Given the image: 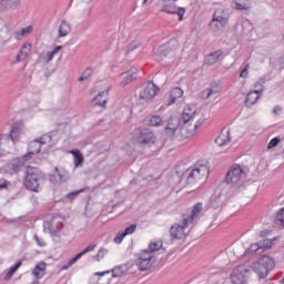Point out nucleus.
Segmentation results:
<instances>
[{
	"label": "nucleus",
	"mask_w": 284,
	"mask_h": 284,
	"mask_svg": "<svg viewBox=\"0 0 284 284\" xmlns=\"http://www.w3.org/2000/svg\"><path fill=\"white\" fill-rule=\"evenodd\" d=\"M27 161H29V160H26L24 155L22 158H16V159H12L7 164V168H8V170H10L14 174H17L18 172H21V166L26 165Z\"/></svg>",
	"instance_id": "2eb2a0df"
},
{
	"label": "nucleus",
	"mask_w": 284,
	"mask_h": 284,
	"mask_svg": "<svg viewBox=\"0 0 284 284\" xmlns=\"http://www.w3.org/2000/svg\"><path fill=\"white\" fill-rule=\"evenodd\" d=\"M69 32H72V27L70 26V23H68V21L62 20L58 29L59 39H63V37H68Z\"/></svg>",
	"instance_id": "bb28decb"
},
{
	"label": "nucleus",
	"mask_w": 284,
	"mask_h": 284,
	"mask_svg": "<svg viewBox=\"0 0 284 284\" xmlns=\"http://www.w3.org/2000/svg\"><path fill=\"white\" fill-rule=\"evenodd\" d=\"M30 50H32V44L24 43L22 48L18 51V54L16 55V61L18 63H21V61H26V59H28V54H30Z\"/></svg>",
	"instance_id": "4be33fe9"
},
{
	"label": "nucleus",
	"mask_w": 284,
	"mask_h": 284,
	"mask_svg": "<svg viewBox=\"0 0 284 284\" xmlns=\"http://www.w3.org/2000/svg\"><path fill=\"white\" fill-rule=\"evenodd\" d=\"M252 276V268L246 265H239L231 274V283L233 284H245Z\"/></svg>",
	"instance_id": "20e7f679"
},
{
	"label": "nucleus",
	"mask_w": 284,
	"mask_h": 284,
	"mask_svg": "<svg viewBox=\"0 0 284 284\" xmlns=\"http://www.w3.org/2000/svg\"><path fill=\"white\" fill-rule=\"evenodd\" d=\"M190 221L192 222V215H189L187 217H184L181 224V227L185 230L190 225Z\"/></svg>",
	"instance_id": "5fc2aeb1"
},
{
	"label": "nucleus",
	"mask_w": 284,
	"mask_h": 284,
	"mask_svg": "<svg viewBox=\"0 0 284 284\" xmlns=\"http://www.w3.org/2000/svg\"><path fill=\"white\" fill-rule=\"evenodd\" d=\"M31 284H41V283L39 282V278H37Z\"/></svg>",
	"instance_id": "774afa93"
},
{
	"label": "nucleus",
	"mask_w": 284,
	"mask_h": 284,
	"mask_svg": "<svg viewBox=\"0 0 284 284\" xmlns=\"http://www.w3.org/2000/svg\"><path fill=\"white\" fill-rule=\"evenodd\" d=\"M0 6H2L4 10H19L21 0H0Z\"/></svg>",
	"instance_id": "393cba45"
},
{
	"label": "nucleus",
	"mask_w": 284,
	"mask_h": 284,
	"mask_svg": "<svg viewBox=\"0 0 284 284\" xmlns=\"http://www.w3.org/2000/svg\"><path fill=\"white\" fill-rule=\"evenodd\" d=\"M110 272L112 273V278H119L120 276H123L125 274V271L123 270V265L115 266Z\"/></svg>",
	"instance_id": "4c0bfd02"
},
{
	"label": "nucleus",
	"mask_w": 284,
	"mask_h": 284,
	"mask_svg": "<svg viewBox=\"0 0 284 284\" xmlns=\"http://www.w3.org/2000/svg\"><path fill=\"white\" fill-rule=\"evenodd\" d=\"M209 28L211 32H213V34H219V32L227 28V22L219 20L216 18H212L211 22L209 23Z\"/></svg>",
	"instance_id": "f3484780"
},
{
	"label": "nucleus",
	"mask_w": 284,
	"mask_h": 284,
	"mask_svg": "<svg viewBox=\"0 0 284 284\" xmlns=\"http://www.w3.org/2000/svg\"><path fill=\"white\" fill-rule=\"evenodd\" d=\"M48 230L52 236H57V234L63 230V222L58 221L57 217H53L50 223H48Z\"/></svg>",
	"instance_id": "aec40b11"
},
{
	"label": "nucleus",
	"mask_w": 284,
	"mask_h": 284,
	"mask_svg": "<svg viewBox=\"0 0 284 284\" xmlns=\"http://www.w3.org/2000/svg\"><path fill=\"white\" fill-rule=\"evenodd\" d=\"M43 172L39 168L28 165L23 174V185L29 192H41V182L43 181Z\"/></svg>",
	"instance_id": "f257e3e1"
},
{
	"label": "nucleus",
	"mask_w": 284,
	"mask_h": 284,
	"mask_svg": "<svg viewBox=\"0 0 284 284\" xmlns=\"http://www.w3.org/2000/svg\"><path fill=\"white\" fill-rule=\"evenodd\" d=\"M33 240L36 241L37 245H39V247H45V241L39 237V235L34 234Z\"/></svg>",
	"instance_id": "3c124183"
},
{
	"label": "nucleus",
	"mask_w": 284,
	"mask_h": 284,
	"mask_svg": "<svg viewBox=\"0 0 284 284\" xmlns=\"http://www.w3.org/2000/svg\"><path fill=\"white\" fill-rule=\"evenodd\" d=\"M235 8L240 11L252 10V0H237L235 1Z\"/></svg>",
	"instance_id": "72a5a7b5"
},
{
	"label": "nucleus",
	"mask_w": 284,
	"mask_h": 284,
	"mask_svg": "<svg viewBox=\"0 0 284 284\" xmlns=\"http://www.w3.org/2000/svg\"><path fill=\"white\" fill-rule=\"evenodd\" d=\"M141 44L136 43V42H132L131 44H129L126 47V52L125 54H130V52H134V50H136V48H139Z\"/></svg>",
	"instance_id": "09e8293b"
},
{
	"label": "nucleus",
	"mask_w": 284,
	"mask_h": 284,
	"mask_svg": "<svg viewBox=\"0 0 284 284\" xmlns=\"http://www.w3.org/2000/svg\"><path fill=\"white\" fill-rule=\"evenodd\" d=\"M83 192H90V186H85L83 189H80L78 191L70 192L65 195L67 201H74L80 194H83Z\"/></svg>",
	"instance_id": "f704fd0d"
},
{
	"label": "nucleus",
	"mask_w": 284,
	"mask_h": 284,
	"mask_svg": "<svg viewBox=\"0 0 284 284\" xmlns=\"http://www.w3.org/2000/svg\"><path fill=\"white\" fill-rule=\"evenodd\" d=\"M93 72H94V69H92V68H87L85 70H84V72L82 73V75L84 77V79H90V77H92V74H93Z\"/></svg>",
	"instance_id": "864d4df0"
},
{
	"label": "nucleus",
	"mask_w": 284,
	"mask_h": 284,
	"mask_svg": "<svg viewBox=\"0 0 284 284\" xmlns=\"http://www.w3.org/2000/svg\"><path fill=\"white\" fill-rule=\"evenodd\" d=\"M246 254H254L255 256L258 254H263V248L261 246V242L252 244L247 250Z\"/></svg>",
	"instance_id": "c9c22d12"
},
{
	"label": "nucleus",
	"mask_w": 284,
	"mask_h": 284,
	"mask_svg": "<svg viewBox=\"0 0 284 284\" xmlns=\"http://www.w3.org/2000/svg\"><path fill=\"white\" fill-rule=\"evenodd\" d=\"M32 30H33L32 26H29V27L22 28L19 31H16L14 39H17V41H21L23 37H28V34H31Z\"/></svg>",
	"instance_id": "473e14b6"
},
{
	"label": "nucleus",
	"mask_w": 284,
	"mask_h": 284,
	"mask_svg": "<svg viewBox=\"0 0 284 284\" xmlns=\"http://www.w3.org/2000/svg\"><path fill=\"white\" fill-rule=\"evenodd\" d=\"M49 181L53 185H59L60 183L63 182V174H61V171L59 170V168L55 166L53 172L49 174Z\"/></svg>",
	"instance_id": "a878e982"
},
{
	"label": "nucleus",
	"mask_w": 284,
	"mask_h": 284,
	"mask_svg": "<svg viewBox=\"0 0 284 284\" xmlns=\"http://www.w3.org/2000/svg\"><path fill=\"white\" fill-rule=\"evenodd\" d=\"M136 232V223L131 224L130 226H128L123 233L128 236L130 234H134Z\"/></svg>",
	"instance_id": "a18cd8bd"
},
{
	"label": "nucleus",
	"mask_w": 284,
	"mask_h": 284,
	"mask_svg": "<svg viewBox=\"0 0 284 284\" xmlns=\"http://www.w3.org/2000/svg\"><path fill=\"white\" fill-rule=\"evenodd\" d=\"M204 172H207V169H205V166L193 169L187 175V183H192V181H199V179L203 176Z\"/></svg>",
	"instance_id": "412c9836"
},
{
	"label": "nucleus",
	"mask_w": 284,
	"mask_h": 284,
	"mask_svg": "<svg viewBox=\"0 0 284 284\" xmlns=\"http://www.w3.org/2000/svg\"><path fill=\"white\" fill-rule=\"evenodd\" d=\"M203 94H205V99H210V97L214 95V94H219V90L215 89H205L203 91Z\"/></svg>",
	"instance_id": "de8ad7c7"
},
{
	"label": "nucleus",
	"mask_w": 284,
	"mask_h": 284,
	"mask_svg": "<svg viewBox=\"0 0 284 284\" xmlns=\"http://www.w3.org/2000/svg\"><path fill=\"white\" fill-rule=\"evenodd\" d=\"M221 206V197H214L211 200V207H213L214 210H219V207Z\"/></svg>",
	"instance_id": "49530a36"
},
{
	"label": "nucleus",
	"mask_w": 284,
	"mask_h": 284,
	"mask_svg": "<svg viewBox=\"0 0 284 284\" xmlns=\"http://www.w3.org/2000/svg\"><path fill=\"white\" fill-rule=\"evenodd\" d=\"M160 12H165L166 14H178L179 21H183V17L185 16V8L176 7L175 4L163 3Z\"/></svg>",
	"instance_id": "9d476101"
},
{
	"label": "nucleus",
	"mask_w": 284,
	"mask_h": 284,
	"mask_svg": "<svg viewBox=\"0 0 284 284\" xmlns=\"http://www.w3.org/2000/svg\"><path fill=\"white\" fill-rule=\"evenodd\" d=\"M108 94H110V89H108L106 91H101L97 94V97L91 100V105H93L94 108H105V105L108 104V98L103 99V97H108Z\"/></svg>",
	"instance_id": "4468645a"
},
{
	"label": "nucleus",
	"mask_w": 284,
	"mask_h": 284,
	"mask_svg": "<svg viewBox=\"0 0 284 284\" xmlns=\"http://www.w3.org/2000/svg\"><path fill=\"white\" fill-rule=\"evenodd\" d=\"M202 212H203V203H196L192 210L191 221H194V219H196V216H199V214H201Z\"/></svg>",
	"instance_id": "e433bc0d"
},
{
	"label": "nucleus",
	"mask_w": 284,
	"mask_h": 284,
	"mask_svg": "<svg viewBox=\"0 0 284 284\" xmlns=\"http://www.w3.org/2000/svg\"><path fill=\"white\" fill-rule=\"evenodd\" d=\"M264 284H274V280H266Z\"/></svg>",
	"instance_id": "338daca9"
},
{
	"label": "nucleus",
	"mask_w": 284,
	"mask_h": 284,
	"mask_svg": "<svg viewBox=\"0 0 284 284\" xmlns=\"http://www.w3.org/2000/svg\"><path fill=\"white\" fill-rule=\"evenodd\" d=\"M41 152V143L38 139L31 141L28 146V152L24 154V161H30L34 154Z\"/></svg>",
	"instance_id": "ddd939ff"
},
{
	"label": "nucleus",
	"mask_w": 284,
	"mask_h": 284,
	"mask_svg": "<svg viewBox=\"0 0 284 284\" xmlns=\"http://www.w3.org/2000/svg\"><path fill=\"white\" fill-rule=\"evenodd\" d=\"M70 154L73 156L74 168H81L84 161L83 153H81L80 150L74 149L70 151Z\"/></svg>",
	"instance_id": "c756f323"
},
{
	"label": "nucleus",
	"mask_w": 284,
	"mask_h": 284,
	"mask_svg": "<svg viewBox=\"0 0 284 284\" xmlns=\"http://www.w3.org/2000/svg\"><path fill=\"white\" fill-rule=\"evenodd\" d=\"M154 254H151L149 250H144L141 252L139 257L135 260V265L141 272H145L152 267V258Z\"/></svg>",
	"instance_id": "0eeeda50"
},
{
	"label": "nucleus",
	"mask_w": 284,
	"mask_h": 284,
	"mask_svg": "<svg viewBox=\"0 0 284 284\" xmlns=\"http://www.w3.org/2000/svg\"><path fill=\"white\" fill-rule=\"evenodd\" d=\"M280 143H281L280 136L273 138L267 144V150H273V148H276V145H278Z\"/></svg>",
	"instance_id": "c03bdc74"
},
{
	"label": "nucleus",
	"mask_w": 284,
	"mask_h": 284,
	"mask_svg": "<svg viewBox=\"0 0 284 284\" xmlns=\"http://www.w3.org/2000/svg\"><path fill=\"white\" fill-rule=\"evenodd\" d=\"M12 276H14V273L11 272L10 270H8V272L4 274V280L6 281H10V278H12Z\"/></svg>",
	"instance_id": "680f3d73"
},
{
	"label": "nucleus",
	"mask_w": 284,
	"mask_h": 284,
	"mask_svg": "<svg viewBox=\"0 0 284 284\" xmlns=\"http://www.w3.org/2000/svg\"><path fill=\"white\" fill-rule=\"evenodd\" d=\"M136 140L142 145H150V143H154V141H156V135H154L152 130L144 128L139 130Z\"/></svg>",
	"instance_id": "1a4fd4ad"
},
{
	"label": "nucleus",
	"mask_w": 284,
	"mask_h": 284,
	"mask_svg": "<svg viewBox=\"0 0 284 284\" xmlns=\"http://www.w3.org/2000/svg\"><path fill=\"white\" fill-rule=\"evenodd\" d=\"M194 116H196V106H193L191 104L185 105L182 112V115L180 116L182 120V128H181V134L184 136V139H190L199 130L200 126L203 125V121L199 120L194 124L193 131L187 130L189 125H192V121H194Z\"/></svg>",
	"instance_id": "f03ea898"
},
{
	"label": "nucleus",
	"mask_w": 284,
	"mask_h": 284,
	"mask_svg": "<svg viewBox=\"0 0 284 284\" xmlns=\"http://www.w3.org/2000/svg\"><path fill=\"white\" fill-rule=\"evenodd\" d=\"M53 59H54V53H52V51L48 52L45 55L47 63H50V61H52Z\"/></svg>",
	"instance_id": "052dcab7"
},
{
	"label": "nucleus",
	"mask_w": 284,
	"mask_h": 284,
	"mask_svg": "<svg viewBox=\"0 0 284 284\" xmlns=\"http://www.w3.org/2000/svg\"><path fill=\"white\" fill-rule=\"evenodd\" d=\"M21 265H23V261H18L17 263H14L9 271H11L13 274L19 270V267H21Z\"/></svg>",
	"instance_id": "603ef678"
},
{
	"label": "nucleus",
	"mask_w": 284,
	"mask_h": 284,
	"mask_svg": "<svg viewBox=\"0 0 284 284\" xmlns=\"http://www.w3.org/2000/svg\"><path fill=\"white\" fill-rule=\"evenodd\" d=\"M125 236H126V235H125L124 232H119V233L116 234V236L114 237V243H121Z\"/></svg>",
	"instance_id": "4d7b16f0"
},
{
	"label": "nucleus",
	"mask_w": 284,
	"mask_h": 284,
	"mask_svg": "<svg viewBox=\"0 0 284 284\" xmlns=\"http://www.w3.org/2000/svg\"><path fill=\"white\" fill-rule=\"evenodd\" d=\"M170 235H171V239L181 241V239H183V236L185 235V230L183 229V226H181V224L174 223L170 227Z\"/></svg>",
	"instance_id": "a211bd4d"
},
{
	"label": "nucleus",
	"mask_w": 284,
	"mask_h": 284,
	"mask_svg": "<svg viewBox=\"0 0 284 284\" xmlns=\"http://www.w3.org/2000/svg\"><path fill=\"white\" fill-rule=\"evenodd\" d=\"M159 90V87L154 84V82H149L148 85L139 93L140 101H145V103H148V101H152V99L156 97Z\"/></svg>",
	"instance_id": "6e6552de"
},
{
	"label": "nucleus",
	"mask_w": 284,
	"mask_h": 284,
	"mask_svg": "<svg viewBox=\"0 0 284 284\" xmlns=\"http://www.w3.org/2000/svg\"><path fill=\"white\" fill-rule=\"evenodd\" d=\"M37 140L40 143V145H48V143H52V135L44 134Z\"/></svg>",
	"instance_id": "ea45409f"
},
{
	"label": "nucleus",
	"mask_w": 284,
	"mask_h": 284,
	"mask_svg": "<svg viewBox=\"0 0 284 284\" xmlns=\"http://www.w3.org/2000/svg\"><path fill=\"white\" fill-rule=\"evenodd\" d=\"M139 72L138 69H130L129 71L121 74L122 81L120 82V85L122 88H125V85H130L132 81L136 80V73Z\"/></svg>",
	"instance_id": "dca6fc26"
},
{
	"label": "nucleus",
	"mask_w": 284,
	"mask_h": 284,
	"mask_svg": "<svg viewBox=\"0 0 284 284\" xmlns=\"http://www.w3.org/2000/svg\"><path fill=\"white\" fill-rule=\"evenodd\" d=\"M105 274H110V271L98 272L95 273V276H105Z\"/></svg>",
	"instance_id": "0e129e2a"
},
{
	"label": "nucleus",
	"mask_w": 284,
	"mask_h": 284,
	"mask_svg": "<svg viewBox=\"0 0 284 284\" xmlns=\"http://www.w3.org/2000/svg\"><path fill=\"white\" fill-rule=\"evenodd\" d=\"M8 185H10V182H8L6 179H0V192L1 190H8Z\"/></svg>",
	"instance_id": "bf43d9fd"
},
{
	"label": "nucleus",
	"mask_w": 284,
	"mask_h": 284,
	"mask_svg": "<svg viewBox=\"0 0 284 284\" xmlns=\"http://www.w3.org/2000/svg\"><path fill=\"white\" fill-rule=\"evenodd\" d=\"M245 172L241 169V165L234 164L225 175V183L227 185H239V181L243 179Z\"/></svg>",
	"instance_id": "423d86ee"
},
{
	"label": "nucleus",
	"mask_w": 284,
	"mask_h": 284,
	"mask_svg": "<svg viewBox=\"0 0 284 284\" xmlns=\"http://www.w3.org/2000/svg\"><path fill=\"white\" fill-rule=\"evenodd\" d=\"M108 252H109L108 248L101 247L98 251V254L93 257L94 261H102V258H105V255L108 254Z\"/></svg>",
	"instance_id": "79ce46f5"
},
{
	"label": "nucleus",
	"mask_w": 284,
	"mask_h": 284,
	"mask_svg": "<svg viewBox=\"0 0 284 284\" xmlns=\"http://www.w3.org/2000/svg\"><path fill=\"white\" fill-rule=\"evenodd\" d=\"M247 70H250V64H246L245 68L241 71L240 77L242 79H247V74H250Z\"/></svg>",
	"instance_id": "13d9d810"
},
{
	"label": "nucleus",
	"mask_w": 284,
	"mask_h": 284,
	"mask_svg": "<svg viewBox=\"0 0 284 284\" xmlns=\"http://www.w3.org/2000/svg\"><path fill=\"white\" fill-rule=\"evenodd\" d=\"M261 94H263V90L251 91L246 95L245 105L246 108H252L261 99Z\"/></svg>",
	"instance_id": "6ab92c4d"
},
{
	"label": "nucleus",
	"mask_w": 284,
	"mask_h": 284,
	"mask_svg": "<svg viewBox=\"0 0 284 284\" xmlns=\"http://www.w3.org/2000/svg\"><path fill=\"white\" fill-rule=\"evenodd\" d=\"M163 244H159V243H155V242H151L149 244V248H146L149 252H151V254H154V252H159V250H161V246Z\"/></svg>",
	"instance_id": "37998d69"
},
{
	"label": "nucleus",
	"mask_w": 284,
	"mask_h": 284,
	"mask_svg": "<svg viewBox=\"0 0 284 284\" xmlns=\"http://www.w3.org/2000/svg\"><path fill=\"white\" fill-rule=\"evenodd\" d=\"M223 54V50H216L205 57L206 65H214L219 63L221 55Z\"/></svg>",
	"instance_id": "b1692460"
},
{
	"label": "nucleus",
	"mask_w": 284,
	"mask_h": 284,
	"mask_svg": "<svg viewBox=\"0 0 284 284\" xmlns=\"http://www.w3.org/2000/svg\"><path fill=\"white\" fill-rule=\"evenodd\" d=\"M158 54V61H164L166 64L174 63V51L168 47H160Z\"/></svg>",
	"instance_id": "f8f14e48"
},
{
	"label": "nucleus",
	"mask_w": 284,
	"mask_h": 284,
	"mask_svg": "<svg viewBox=\"0 0 284 284\" xmlns=\"http://www.w3.org/2000/svg\"><path fill=\"white\" fill-rule=\"evenodd\" d=\"M21 125L20 124H13L11 126V130L8 134H1L0 141H12L13 143H17L19 141V136H21Z\"/></svg>",
	"instance_id": "9b49d317"
},
{
	"label": "nucleus",
	"mask_w": 284,
	"mask_h": 284,
	"mask_svg": "<svg viewBox=\"0 0 284 284\" xmlns=\"http://www.w3.org/2000/svg\"><path fill=\"white\" fill-rule=\"evenodd\" d=\"M45 262H40L34 266L32 274L36 278H43L45 276Z\"/></svg>",
	"instance_id": "c85d7f7f"
},
{
	"label": "nucleus",
	"mask_w": 284,
	"mask_h": 284,
	"mask_svg": "<svg viewBox=\"0 0 284 284\" xmlns=\"http://www.w3.org/2000/svg\"><path fill=\"white\" fill-rule=\"evenodd\" d=\"M213 19L225 21L227 23L230 21V17H227V11L225 9H216L213 13Z\"/></svg>",
	"instance_id": "2f4dec72"
},
{
	"label": "nucleus",
	"mask_w": 284,
	"mask_h": 284,
	"mask_svg": "<svg viewBox=\"0 0 284 284\" xmlns=\"http://www.w3.org/2000/svg\"><path fill=\"white\" fill-rule=\"evenodd\" d=\"M81 256H83V255H81V253H78L75 256H73L71 260H69L68 267H72V264L77 263V261H79V258H81Z\"/></svg>",
	"instance_id": "6e6d98bb"
},
{
	"label": "nucleus",
	"mask_w": 284,
	"mask_h": 284,
	"mask_svg": "<svg viewBox=\"0 0 284 284\" xmlns=\"http://www.w3.org/2000/svg\"><path fill=\"white\" fill-rule=\"evenodd\" d=\"M145 123L149 128H161L165 125V121L160 115H153L145 119Z\"/></svg>",
	"instance_id": "5701e85b"
},
{
	"label": "nucleus",
	"mask_w": 284,
	"mask_h": 284,
	"mask_svg": "<svg viewBox=\"0 0 284 284\" xmlns=\"http://www.w3.org/2000/svg\"><path fill=\"white\" fill-rule=\"evenodd\" d=\"M62 48H63L62 45H58L53 49V51H51V53H53V55H54V54L59 53V51L62 50Z\"/></svg>",
	"instance_id": "e2e57ef3"
},
{
	"label": "nucleus",
	"mask_w": 284,
	"mask_h": 284,
	"mask_svg": "<svg viewBox=\"0 0 284 284\" xmlns=\"http://www.w3.org/2000/svg\"><path fill=\"white\" fill-rule=\"evenodd\" d=\"M276 267L274 257L262 255L252 266V270L257 274L258 278H267L268 274Z\"/></svg>",
	"instance_id": "7ed1b4c3"
},
{
	"label": "nucleus",
	"mask_w": 284,
	"mask_h": 284,
	"mask_svg": "<svg viewBox=\"0 0 284 284\" xmlns=\"http://www.w3.org/2000/svg\"><path fill=\"white\" fill-rule=\"evenodd\" d=\"M232 142V136H230V131H226V133H221L216 139L215 143L220 146L223 148V145H227V143Z\"/></svg>",
	"instance_id": "cd10ccee"
},
{
	"label": "nucleus",
	"mask_w": 284,
	"mask_h": 284,
	"mask_svg": "<svg viewBox=\"0 0 284 284\" xmlns=\"http://www.w3.org/2000/svg\"><path fill=\"white\" fill-rule=\"evenodd\" d=\"M281 106H278V105H276V106H274V109H273V114H278V112H281Z\"/></svg>",
	"instance_id": "69168bd1"
},
{
	"label": "nucleus",
	"mask_w": 284,
	"mask_h": 284,
	"mask_svg": "<svg viewBox=\"0 0 284 284\" xmlns=\"http://www.w3.org/2000/svg\"><path fill=\"white\" fill-rule=\"evenodd\" d=\"M95 247H97V244H90L82 252H80L81 256H85V254H88L89 252H94Z\"/></svg>",
	"instance_id": "8fccbe9b"
},
{
	"label": "nucleus",
	"mask_w": 284,
	"mask_h": 284,
	"mask_svg": "<svg viewBox=\"0 0 284 284\" xmlns=\"http://www.w3.org/2000/svg\"><path fill=\"white\" fill-rule=\"evenodd\" d=\"M260 245L262 247V252H265V250H272L274 245V240H264L260 242Z\"/></svg>",
	"instance_id": "58836bf2"
},
{
	"label": "nucleus",
	"mask_w": 284,
	"mask_h": 284,
	"mask_svg": "<svg viewBox=\"0 0 284 284\" xmlns=\"http://www.w3.org/2000/svg\"><path fill=\"white\" fill-rule=\"evenodd\" d=\"M181 97H183V91L181 88L176 87V88L172 89L171 93H170V101H169L168 105H174V103H176V99H181Z\"/></svg>",
	"instance_id": "7c9ffc66"
},
{
	"label": "nucleus",
	"mask_w": 284,
	"mask_h": 284,
	"mask_svg": "<svg viewBox=\"0 0 284 284\" xmlns=\"http://www.w3.org/2000/svg\"><path fill=\"white\" fill-rule=\"evenodd\" d=\"M276 225H282L284 227V209H281L275 217Z\"/></svg>",
	"instance_id": "a19ab883"
},
{
	"label": "nucleus",
	"mask_w": 284,
	"mask_h": 284,
	"mask_svg": "<svg viewBox=\"0 0 284 284\" xmlns=\"http://www.w3.org/2000/svg\"><path fill=\"white\" fill-rule=\"evenodd\" d=\"M183 128V120L180 116H171L166 121V126L164 128V134L166 139H170V141L174 140V136L176 135V130H180Z\"/></svg>",
	"instance_id": "39448f33"
}]
</instances>
